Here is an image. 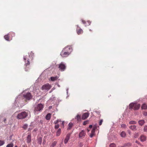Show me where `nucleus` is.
<instances>
[{
    "instance_id": "1",
    "label": "nucleus",
    "mask_w": 147,
    "mask_h": 147,
    "mask_svg": "<svg viewBox=\"0 0 147 147\" xmlns=\"http://www.w3.org/2000/svg\"><path fill=\"white\" fill-rule=\"evenodd\" d=\"M140 107V105L136 103H131L129 105V109H130L137 110L139 109Z\"/></svg>"
},
{
    "instance_id": "2",
    "label": "nucleus",
    "mask_w": 147,
    "mask_h": 147,
    "mask_svg": "<svg viewBox=\"0 0 147 147\" xmlns=\"http://www.w3.org/2000/svg\"><path fill=\"white\" fill-rule=\"evenodd\" d=\"M51 84L48 83H47L42 85L41 88V89L42 90L48 91L51 89Z\"/></svg>"
},
{
    "instance_id": "3",
    "label": "nucleus",
    "mask_w": 147,
    "mask_h": 147,
    "mask_svg": "<svg viewBox=\"0 0 147 147\" xmlns=\"http://www.w3.org/2000/svg\"><path fill=\"white\" fill-rule=\"evenodd\" d=\"M43 108V105L41 104H39L35 107L34 111H41Z\"/></svg>"
},
{
    "instance_id": "4",
    "label": "nucleus",
    "mask_w": 147,
    "mask_h": 147,
    "mask_svg": "<svg viewBox=\"0 0 147 147\" xmlns=\"http://www.w3.org/2000/svg\"><path fill=\"white\" fill-rule=\"evenodd\" d=\"M27 116V113L24 111L21 113H20L17 116V118L21 119H23L25 118Z\"/></svg>"
},
{
    "instance_id": "5",
    "label": "nucleus",
    "mask_w": 147,
    "mask_h": 147,
    "mask_svg": "<svg viewBox=\"0 0 147 147\" xmlns=\"http://www.w3.org/2000/svg\"><path fill=\"white\" fill-rule=\"evenodd\" d=\"M58 68L59 70L61 71H64L66 69V66L65 64L63 62H61L60 64L58 65Z\"/></svg>"
},
{
    "instance_id": "6",
    "label": "nucleus",
    "mask_w": 147,
    "mask_h": 147,
    "mask_svg": "<svg viewBox=\"0 0 147 147\" xmlns=\"http://www.w3.org/2000/svg\"><path fill=\"white\" fill-rule=\"evenodd\" d=\"M24 97L26 100H29L32 98V96L30 92H28L23 95Z\"/></svg>"
},
{
    "instance_id": "7",
    "label": "nucleus",
    "mask_w": 147,
    "mask_h": 147,
    "mask_svg": "<svg viewBox=\"0 0 147 147\" xmlns=\"http://www.w3.org/2000/svg\"><path fill=\"white\" fill-rule=\"evenodd\" d=\"M63 50L69 54L72 51V49L70 46H68L65 47Z\"/></svg>"
},
{
    "instance_id": "8",
    "label": "nucleus",
    "mask_w": 147,
    "mask_h": 147,
    "mask_svg": "<svg viewBox=\"0 0 147 147\" xmlns=\"http://www.w3.org/2000/svg\"><path fill=\"white\" fill-rule=\"evenodd\" d=\"M69 54L68 53L65 52L63 50H62L60 53V55L63 57H67Z\"/></svg>"
},
{
    "instance_id": "9",
    "label": "nucleus",
    "mask_w": 147,
    "mask_h": 147,
    "mask_svg": "<svg viewBox=\"0 0 147 147\" xmlns=\"http://www.w3.org/2000/svg\"><path fill=\"white\" fill-rule=\"evenodd\" d=\"M89 115V113L88 112H87L84 113L82 117V119H87Z\"/></svg>"
},
{
    "instance_id": "10",
    "label": "nucleus",
    "mask_w": 147,
    "mask_h": 147,
    "mask_svg": "<svg viewBox=\"0 0 147 147\" xmlns=\"http://www.w3.org/2000/svg\"><path fill=\"white\" fill-rule=\"evenodd\" d=\"M71 135V133H68L67 135L64 140V142L65 144H67L70 138Z\"/></svg>"
},
{
    "instance_id": "11",
    "label": "nucleus",
    "mask_w": 147,
    "mask_h": 147,
    "mask_svg": "<svg viewBox=\"0 0 147 147\" xmlns=\"http://www.w3.org/2000/svg\"><path fill=\"white\" fill-rule=\"evenodd\" d=\"M86 135V133L84 130H82L79 133V137L81 138H82L83 137L85 136Z\"/></svg>"
},
{
    "instance_id": "12",
    "label": "nucleus",
    "mask_w": 147,
    "mask_h": 147,
    "mask_svg": "<svg viewBox=\"0 0 147 147\" xmlns=\"http://www.w3.org/2000/svg\"><path fill=\"white\" fill-rule=\"evenodd\" d=\"M140 140L142 142L145 141L146 139V137L144 135H142L140 137Z\"/></svg>"
},
{
    "instance_id": "13",
    "label": "nucleus",
    "mask_w": 147,
    "mask_h": 147,
    "mask_svg": "<svg viewBox=\"0 0 147 147\" xmlns=\"http://www.w3.org/2000/svg\"><path fill=\"white\" fill-rule=\"evenodd\" d=\"M8 34L9 35V37L11 40L12 39V37L13 36H14L15 35V33L13 32H10Z\"/></svg>"
},
{
    "instance_id": "14",
    "label": "nucleus",
    "mask_w": 147,
    "mask_h": 147,
    "mask_svg": "<svg viewBox=\"0 0 147 147\" xmlns=\"http://www.w3.org/2000/svg\"><path fill=\"white\" fill-rule=\"evenodd\" d=\"M27 142L28 143H30L31 142V134L28 135L27 137Z\"/></svg>"
},
{
    "instance_id": "15",
    "label": "nucleus",
    "mask_w": 147,
    "mask_h": 147,
    "mask_svg": "<svg viewBox=\"0 0 147 147\" xmlns=\"http://www.w3.org/2000/svg\"><path fill=\"white\" fill-rule=\"evenodd\" d=\"M59 77L56 76L55 77H51L50 78V80L52 81H54L57 80Z\"/></svg>"
},
{
    "instance_id": "16",
    "label": "nucleus",
    "mask_w": 147,
    "mask_h": 147,
    "mask_svg": "<svg viewBox=\"0 0 147 147\" xmlns=\"http://www.w3.org/2000/svg\"><path fill=\"white\" fill-rule=\"evenodd\" d=\"M125 147H129L132 145V144L130 142H127L125 143L124 144Z\"/></svg>"
},
{
    "instance_id": "17",
    "label": "nucleus",
    "mask_w": 147,
    "mask_h": 147,
    "mask_svg": "<svg viewBox=\"0 0 147 147\" xmlns=\"http://www.w3.org/2000/svg\"><path fill=\"white\" fill-rule=\"evenodd\" d=\"M129 128L133 130H137V127L135 125H131L129 127Z\"/></svg>"
},
{
    "instance_id": "18",
    "label": "nucleus",
    "mask_w": 147,
    "mask_h": 147,
    "mask_svg": "<svg viewBox=\"0 0 147 147\" xmlns=\"http://www.w3.org/2000/svg\"><path fill=\"white\" fill-rule=\"evenodd\" d=\"M83 30L81 28L77 30V32L78 35H80L83 33Z\"/></svg>"
},
{
    "instance_id": "19",
    "label": "nucleus",
    "mask_w": 147,
    "mask_h": 147,
    "mask_svg": "<svg viewBox=\"0 0 147 147\" xmlns=\"http://www.w3.org/2000/svg\"><path fill=\"white\" fill-rule=\"evenodd\" d=\"M61 129L60 128H59V129H58V130H57V131L56 136H59L61 134Z\"/></svg>"
},
{
    "instance_id": "20",
    "label": "nucleus",
    "mask_w": 147,
    "mask_h": 147,
    "mask_svg": "<svg viewBox=\"0 0 147 147\" xmlns=\"http://www.w3.org/2000/svg\"><path fill=\"white\" fill-rule=\"evenodd\" d=\"M4 38H5V39L7 40V41H10V40H11L10 39V38L9 37V35H8V34H7V35H5L4 36Z\"/></svg>"
},
{
    "instance_id": "21",
    "label": "nucleus",
    "mask_w": 147,
    "mask_h": 147,
    "mask_svg": "<svg viewBox=\"0 0 147 147\" xmlns=\"http://www.w3.org/2000/svg\"><path fill=\"white\" fill-rule=\"evenodd\" d=\"M51 114L50 113H48L46 116L45 118L46 119H50L51 118Z\"/></svg>"
},
{
    "instance_id": "22",
    "label": "nucleus",
    "mask_w": 147,
    "mask_h": 147,
    "mask_svg": "<svg viewBox=\"0 0 147 147\" xmlns=\"http://www.w3.org/2000/svg\"><path fill=\"white\" fill-rule=\"evenodd\" d=\"M142 109H147V105L146 104H143L142 106Z\"/></svg>"
},
{
    "instance_id": "23",
    "label": "nucleus",
    "mask_w": 147,
    "mask_h": 147,
    "mask_svg": "<svg viewBox=\"0 0 147 147\" xmlns=\"http://www.w3.org/2000/svg\"><path fill=\"white\" fill-rule=\"evenodd\" d=\"M73 125V123H69L68 124V127L67 128L68 130H70L71 127H72Z\"/></svg>"
},
{
    "instance_id": "24",
    "label": "nucleus",
    "mask_w": 147,
    "mask_h": 147,
    "mask_svg": "<svg viewBox=\"0 0 147 147\" xmlns=\"http://www.w3.org/2000/svg\"><path fill=\"white\" fill-rule=\"evenodd\" d=\"M144 123V120H140L138 121L139 124L141 125H142Z\"/></svg>"
},
{
    "instance_id": "25",
    "label": "nucleus",
    "mask_w": 147,
    "mask_h": 147,
    "mask_svg": "<svg viewBox=\"0 0 147 147\" xmlns=\"http://www.w3.org/2000/svg\"><path fill=\"white\" fill-rule=\"evenodd\" d=\"M42 142V138L41 137H39L38 138V143L41 144Z\"/></svg>"
},
{
    "instance_id": "26",
    "label": "nucleus",
    "mask_w": 147,
    "mask_h": 147,
    "mask_svg": "<svg viewBox=\"0 0 147 147\" xmlns=\"http://www.w3.org/2000/svg\"><path fill=\"white\" fill-rule=\"evenodd\" d=\"M121 136L122 137H125L126 136V134L125 132L123 131L121 134Z\"/></svg>"
},
{
    "instance_id": "27",
    "label": "nucleus",
    "mask_w": 147,
    "mask_h": 147,
    "mask_svg": "<svg viewBox=\"0 0 147 147\" xmlns=\"http://www.w3.org/2000/svg\"><path fill=\"white\" fill-rule=\"evenodd\" d=\"M57 142L56 141H54L50 146V147H54L56 144Z\"/></svg>"
},
{
    "instance_id": "28",
    "label": "nucleus",
    "mask_w": 147,
    "mask_h": 147,
    "mask_svg": "<svg viewBox=\"0 0 147 147\" xmlns=\"http://www.w3.org/2000/svg\"><path fill=\"white\" fill-rule=\"evenodd\" d=\"M13 144L12 143H11L7 144L6 146V147H13Z\"/></svg>"
},
{
    "instance_id": "29",
    "label": "nucleus",
    "mask_w": 147,
    "mask_h": 147,
    "mask_svg": "<svg viewBox=\"0 0 147 147\" xmlns=\"http://www.w3.org/2000/svg\"><path fill=\"white\" fill-rule=\"evenodd\" d=\"M81 117V116L79 115H77L75 119H80Z\"/></svg>"
},
{
    "instance_id": "30",
    "label": "nucleus",
    "mask_w": 147,
    "mask_h": 147,
    "mask_svg": "<svg viewBox=\"0 0 147 147\" xmlns=\"http://www.w3.org/2000/svg\"><path fill=\"white\" fill-rule=\"evenodd\" d=\"M110 147H116V144L113 143H111L109 146Z\"/></svg>"
},
{
    "instance_id": "31",
    "label": "nucleus",
    "mask_w": 147,
    "mask_h": 147,
    "mask_svg": "<svg viewBox=\"0 0 147 147\" xmlns=\"http://www.w3.org/2000/svg\"><path fill=\"white\" fill-rule=\"evenodd\" d=\"M139 136V134L138 133H136L135 134L134 137L135 138H137Z\"/></svg>"
},
{
    "instance_id": "32",
    "label": "nucleus",
    "mask_w": 147,
    "mask_h": 147,
    "mask_svg": "<svg viewBox=\"0 0 147 147\" xmlns=\"http://www.w3.org/2000/svg\"><path fill=\"white\" fill-rule=\"evenodd\" d=\"M30 64V61L29 59H28L27 60V62L26 63H25V65L26 66H27L29 65Z\"/></svg>"
},
{
    "instance_id": "33",
    "label": "nucleus",
    "mask_w": 147,
    "mask_h": 147,
    "mask_svg": "<svg viewBox=\"0 0 147 147\" xmlns=\"http://www.w3.org/2000/svg\"><path fill=\"white\" fill-rule=\"evenodd\" d=\"M5 142L4 141L0 140V146L4 144Z\"/></svg>"
},
{
    "instance_id": "34",
    "label": "nucleus",
    "mask_w": 147,
    "mask_h": 147,
    "mask_svg": "<svg viewBox=\"0 0 147 147\" xmlns=\"http://www.w3.org/2000/svg\"><path fill=\"white\" fill-rule=\"evenodd\" d=\"M88 123V120H86V121H85L84 122L83 124L84 125H85Z\"/></svg>"
},
{
    "instance_id": "35",
    "label": "nucleus",
    "mask_w": 147,
    "mask_h": 147,
    "mask_svg": "<svg viewBox=\"0 0 147 147\" xmlns=\"http://www.w3.org/2000/svg\"><path fill=\"white\" fill-rule=\"evenodd\" d=\"M136 122L135 121H130L129 123L130 124H135L136 123Z\"/></svg>"
},
{
    "instance_id": "36",
    "label": "nucleus",
    "mask_w": 147,
    "mask_h": 147,
    "mask_svg": "<svg viewBox=\"0 0 147 147\" xmlns=\"http://www.w3.org/2000/svg\"><path fill=\"white\" fill-rule=\"evenodd\" d=\"M59 125H58V124L56 125L55 126V129H58L59 127Z\"/></svg>"
},
{
    "instance_id": "37",
    "label": "nucleus",
    "mask_w": 147,
    "mask_h": 147,
    "mask_svg": "<svg viewBox=\"0 0 147 147\" xmlns=\"http://www.w3.org/2000/svg\"><path fill=\"white\" fill-rule=\"evenodd\" d=\"M93 128L96 129L97 128V126L96 124L94 125L93 126Z\"/></svg>"
},
{
    "instance_id": "38",
    "label": "nucleus",
    "mask_w": 147,
    "mask_h": 147,
    "mask_svg": "<svg viewBox=\"0 0 147 147\" xmlns=\"http://www.w3.org/2000/svg\"><path fill=\"white\" fill-rule=\"evenodd\" d=\"M27 126L28 125L27 124H25L23 125V128L25 129H26L27 128Z\"/></svg>"
},
{
    "instance_id": "39",
    "label": "nucleus",
    "mask_w": 147,
    "mask_h": 147,
    "mask_svg": "<svg viewBox=\"0 0 147 147\" xmlns=\"http://www.w3.org/2000/svg\"><path fill=\"white\" fill-rule=\"evenodd\" d=\"M95 135V133H92L90 135V137L91 138H92Z\"/></svg>"
},
{
    "instance_id": "40",
    "label": "nucleus",
    "mask_w": 147,
    "mask_h": 147,
    "mask_svg": "<svg viewBox=\"0 0 147 147\" xmlns=\"http://www.w3.org/2000/svg\"><path fill=\"white\" fill-rule=\"evenodd\" d=\"M121 127L123 128H125L126 127V125L125 124H123L121 125Z\"/></svg>"
},
{
    "instance_id": "41",
    "label": "nucleus",
    "mask_w": 147,
    "mask_h": 147,
    "mask_svg": "<svg viewBox=\"0 0 147 147\" xmlns=\"http://www.w3.org/2000/svg\"><path fill=\"white\" fill-rule=\"evenodd\" d=\"M144 131H147V126H145L144 129Z\"/></svg>"
},
{
    "instance_id": "42",
    "label": "nucleus",
    "mask_w": 147,
    "mask_h": 147,
    "mask_svg": "<svg viewBox=\"0 0 147 147\" xmlns=\"http://www.w3.org/2000/svg\"><path fill=\"white\" fill-rule=\"evenodd\" d=\"M143 113V115L145 116L147 115V112H146L144 111Z\"/></svg>"
},
{
    "instance_id": "43",
    "label": "nucleus",
    "mask_w": 147,
    "mask_h": 147,
    "mask_svg": "<svg viewBox=\"0 0 147 147\" xmlns=\"http://www.w3.org/2000/svg\"><path fill=\"white\" fill-rule=\"evenodd\" d=\"M96 129H94L93 128H92V129L91 131V132L93 133H95V131Z\"/></svg>"
},
{
    "instance_id": "44",
    "label": "nucleus",
    "mask_w": 147,
    "mask_h": 147,
    "mask_svg": "<svg viewBox=\"0 0 147 147\" xmlns=\"http://www.w3.org/2000/svg\"><path fill=\"white\" fill-rule=\"evenodd\" d=\"M102 120H100V121L99 122V124L100 125H101L102 124Z\"/></svg>"
},
{
    "instance_id": "45",
    "label": "nucleus",
    "mask_w": 147,
    "mask_h": 147,
    "mask_svg": "<svg viewBox=\"0 0 147 147\" xmlns=\"http://www.w3.org/2000/svg\"><path fill=\"white\" fill-rule=\"evenodd\" d=\"M82 22L84 24H85L86 22L85 21L83 20H82Z\"/></svg>"
},
{
    "instance_id": "46",
    "label": "nucleus",
    "mask_w": 147,
    "mask_h": 147,
    "mask_svg": "<svg viewBox=\"0 0 147 147\" xmlns=\"http://www.w3.org/2000/svg\"><path fill=\"white\" fill-rule=\"evenodd\" d=\"M92 127V125H90L89 126V128L91 129Z\"/></svg>"
},
{
    "instance_id": "47",
    "label": "nucleus",
    "mask_w": 147,
    "mask_h": 147,
    "mask_svg": "<svg viewBox=\"0 0 147 147\" xmlns=\"http://www.w3.org/2000/svg\"><path fill=\"white\" fill-rule=\"evenodd\" d=\"M24 59L25 60V61L26 60V59L25 57H24Z\"/></svg>"
},
{
    "instance_id": "48",
    "label": "nucleus",
    "mask_w": 147,
    "mask_h": 147,
    "mask_svg": "<svg viewBox=\"0 0 147 147\" xmlns=\"http://www.w3.org/2000/svg\"><path fill=\"white\" fill-rule=\"evenodd\" d=\"M64 121H62V124L63 126L64 125Z\"/></svg>"
},
{
    "instance_id": "49",
    "label": "nucleus",
    "mask_w": 147,
    "mask_h": 147,
    "mask_svg": "<svg viewBox=\"0 0 147 147\" xmlns=\"http://www.w3.org/2000/svg\"><path fill=\"white\" fill-rule=\"evenodd\" d=\"M118 147H125V146H124V145H123V146H119Z\"/></svg>"
},
{
    "instance_id": "50",
    "label": "nucleus",
    "mask_w": 147,
    "mask_h": 147,
    "mask_svg": "<svg viewBox=\"0 0 147 147\" xmlns=\"http://www.w3.org/2000/svg\"><path fill=\"white\" fill-rule=\"evenodd\" d=\"M88 23L89 24V25H90V21H88Z\"/></svg>"
},
{
    "instance_id": "51",
    "label": "nucleus",
    "mask_w": 147,
    "mask_h": 147,
    "mask_svg": "<svg viewBox=\"0 0 147 147\" xmlns=\"http://www.w3.org/2000/svg\"><path fill=\"white\" fill-rule=\"evenodd\" d=\"M90 130L89 129H87V131L88 132H89L90 131Z\"/></svg>"
},
{
    "instance_id": "52",
    "label": "nucleus",
    "mask_w": 147,
    "mask_h": 147,
    "mask_svg": "<svg viewBox=\"0 0 147 147\" xmlns=\"http://www.w3.org/2000/svg\"><path fill=\"white\" fill-rule=\"evenodd\" d=\"M136 143H138V141H136Z\"/></svg>"
},
{
    "instance_id": "53",
    "label": "nucleus",
    "mask_w": 147,
    "mask_h": 147,
    "mask_svg": "<svg viewBox=\"0 0 147 147\" xmlns=\"http://www.w3.org/2000/svg\"><path fill=\"white\" fill-rule=\"evenodd\" d=\"M25 71H28V70H26V68H25Z\"/></svg>"
},
{
    "instance_id": "54",
    "label": "nucleus",
    "mask_w": 147,
    "mask_h": 147,
    "mask_svg": "<svg viewBox=\"0 0 147 147\" xmlns=\"http://www.w3.org/2000/svg\"><path fill=\"white\" fill-rule=\"evenodd\" d=\"M15 147H17V146H15Z\"/></svg>"
},
{
    "instance_id": "55",
    "label": "nucleus",
    "mask_w": 147,
    "mask_h": 147,
    "mask_svg": "<svg viewBox=\"0 0 147 147\" xmlns=\"http://www.w3.org/2000/svg\"><path fill=\"white\" fill-rule=\"evenodd\" d=\"M58 121V120H57V122H56V123H57Z\"/></svg>"
},
{
    "instance_id": "56",
    "label": "nucleus",
    "mask_w": 147,
    "mask_h": 147,
    "mask_svg": "<svg viewBox=\"0 0 147 147\" xmlns=\"http://www.w3.org/2000/svg\"><path fill=\"white\" fill-rule=\"evenodd\" d=\"M37 130H36L35 129L34 130V131H36Z\"/></svg>"
},
{
    "instance_id": "57",
    "label": "nucleus",
    "mask_w": 147,
    "mask_h": 147,
    "mask_svg": "<svg viewBox=\"0 0 147 147\" xmlns=\"http://www.w3.org/2000/svg\"><path fill=\"white\" fill-rule=\"evenodd\" d=\"M5 121H6V120H4V122H5Z\"/></svg>"
},
{
    "instance_id": "58",
    "label": "nucleus",
    "mask_w": 147,
    "mask_h": 147,
    "mask_svg": "<svg viewBox=\"0 0 147 147\" xmlns=\"http://www.w3.org/2000/svg\"><path fill=\"white\" fill-rule=\"evenodd\" d=\"M90 30V31H92V30H91V29H90V30Z\"/></svg>"
},
{
    "instance_id": "59",
    "label": "nucleus",
    "mask_w": 147,
    "mask_h": 147,
    "mask_svg": "<svg viewBox=\"0 0 147 147\" xmlns=\"http://www.w3.org/2000/svg\"><path fill=\"white\" fill-rule=\"evenodd\" d=\"M138 147L137 146H134V147Z\"/></svg>"
},
{
    "instance_id": "60",
    "label": "nucleus",
    "mask_w": 147,
    "mask_h": 147,
    "mask_svg": "<svg viewBox=\"0 0 147 147\" xmlns=\"http://www.w3.org/2000/svg\"><path fill=\"white\" fill-rule=\"evenodd\" d=\"M44 143H45V142H43V144H44Z\"/></svg>"
},
{
    "instance_id": "61",
    "label": "nucleus",
    "mask_w": 147,
    "mask_h": 147,
    "mask_svg": "<svg viewBox=\"0 0 147 147\" xmlns=\"http://www.w3.org/2000/svg\"><path fill=\"white\" fill-rule=\"evenodd\" d=\"M44 143H45V142H43V144H44Z\"/></svg>"
}]
</instances>
